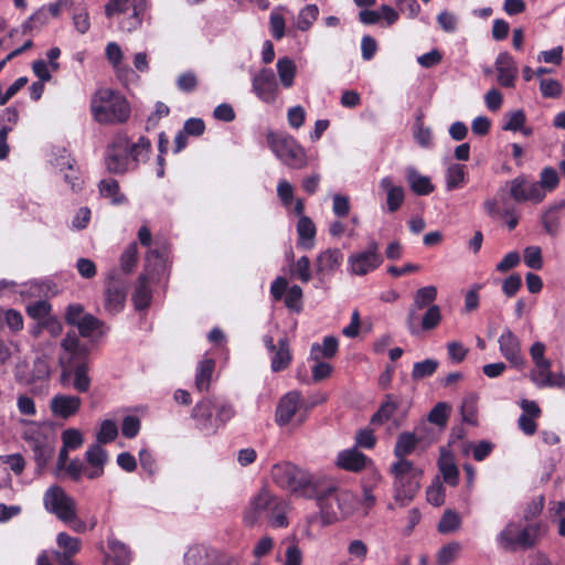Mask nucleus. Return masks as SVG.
I'll return each mask as SVG.
<instances>
[{
	"instance_id": "nucleus-22",
	"label": "nucleus",
	"mask_w": 565,
	"mask_h": 565,
	"mask_svg": "<svg viewBox=\"0 0 565 565\" xmlns=\"http://www.w3.org/2000/svg\"><path fill=\"white\" fill-rule=\"evenodd\" d=\"M369 458L356 448L342 450L338 454L335 465L348 471L359 472L366 467Z\"/></svg>"
},
{
	"instance_id": "nucleus-29",
	"label": "nucleus",
	"mask_w": 565,
	"mask_h": 565,
	"mask_svg": "<svg viewBox=\"0 0 565 565\" xmlns=\"http://www.w3.org/2000/svg\"><path fill=\"white\" fill-rule=\"evenodd\" d=\"M297 233L299 236V245L306 249H311L315 245L316 225L308 216H301L297 224Z\"/></svg>"
},
{
	"instance_id": "nucleus-4",
	"label": "nucleus",
	"mask_w": 565,
	"mask_h": 565,
	"mask_svg": "<svg viewBox=\"0 0 565 565\" xmlns=\"http://www.w3.org/2000/svg\"><path fill=\"white\" fill-rule=\"evenodd\" d=\"M390 473L393 477L395 501L402 507L408 504L420 488L423 470L411 460H401L392 463Z\"/></svg>"
},
{
	"instance_id": "nucleus-55",
	"label": "nucleus",
	"mask_w": 565,
	"mask_h": 565,
	"mask_svg": "<svg viewBox=\"0 0 565 565\" xmlns=\"http://www.w3.org/2000/svg\"><path fill=\"white\" fill-rule=\"evenodd\" d=\"M62 441L63 446L71 450H75L83 445L84 438L78 429L68 428L62 433Z\"/></svg>"
},
{
	"instance_id": "nucleus-21",
	"label": "nucleus",
	"mask_w": 565,
	"mask_h": 565,
	"mask_svg": "<svg viewBox=\"0 0 565 565\" xmlns=\"http://www.w3.org/2000/svg\"><path fill=\"white\" fill-rule=\"evenodd\" d=\"M301 404L300 394L296 391L287 393L279 402L276 409V422L285 426L291 422Z\"/></svg>"
},
{
	"instance_id": "nucleus-39",
	"label": "nucleus",
	"mask_w": 565,
	"mask_h": 565,
	"mask_svg": "<svg viewBox=\"0 0 565 565\" xmlns=\"http://www.w3.org/2000/svg\"><path fill=\"white\" fill-rule=\"evenodd\" d=\"M132 9V0H108L105 4V15L111 21H117L119 17Z\"/></svg>"
},
{
	"instance_id": "nucleus-37",
	"label": "nucleus",
	"mask_w": 565,
	"mask_h": 565,
	"mask_svg": "<svg viewBox=\"0 0 565 565\" xmlns=\"http://www.w3.org/2000/svg\"><path fill=\"white\" fill-rule=\"evenodd\" d=\"M466 183V167L452 163L446 171V188L448 191L460 189Z\"/></svg>"
},
{
	"instance_id": "nucleus-23",
	"label": "nucleus",
	"mask_w": 565,
	"mask_h": 565,
	"mask_svg": "<svg viewBox=\"0 0 565 565\" xmlns=\"http://www.w3.org/2000/svg\"><path fill=\"white\" fill-rule=\"evenodd\" d=\"M126 300V286L124 282L110 278L105 294V308L109 312H118Z\"/></svg>"
},
{
	"instance_id": "nucleus-59",
	"label": "nucleus",
	"mask_w": 565,
	"mask_h": 565,
	"mask_svg": "<svg viewBox=\"0 0 565 565\" xmlns=\"http://www.w3.org/2000/svg\"><path fill=\"white\" fill-rule=\"evenodd\" d=\"M285 19L277 11H273L269 17V29L274 39L281 40L285 36Z\"/></svg>"
},
{
	"instance_id": "nucleus-15",
	"label": "nucleus",
	"mask_w": 565,
	"mask_h": 565,
	"mask_svg": "<svg viewBox=\"0 0 565 565\" xmlns=\"http://www.w3.org/2000/svg\"><path fill=\"white\" fill-rule=\"evenodd\" d=\"M147 8V0H132V9L116 21L118 30L124 33H131L140 29Z\"/></svg>"
},
{
	"instance_id": "nucleus-31",
	"label": "nucleus",
	"mask_w": 565,
	"mask_h": 565,
	"mask_svg": "<svg viewBox=\"0 0 565 565\" xmlns=\"http://www.w3.org/2000/svg\"><path fill=\"white\" fill-rule=\"evenodd\" d=\"M270 353L273 354L271 370L274 372L285 370L289 365L291 361V354L289 351L288 340L286 338H281L278 341V349H275V351Z\"/></svg>"
},
{
	"instance_id": "nucleus-20",
	"label": "nucleus",
	"mask_w": 565,
	"mask_h": 565,
	"mask_svg": "<svg viewBox=\"0 0 565 565\" xmlns=\"http://www.w3.org/2000/svg\"><path fill=\"white\" fill-rule=\"evenodd\" d=\"M82 399L75 395L57 394L50 403L51 412L61 418L74 416L81 408Z\"/></svg>"
},
{
	"instance_id": "nucleus-17",
	"label": "nucleus",
	"mask_w": 565,
	"mask_h": 565,
	"mask_svg": "<svg viewBox=\"0 0 565 565\" xmlns=\"http://www.w3.org/2000/svg\"><path fill=\"white\" fill-rule=\"evenodd\" d=\"M86 477L97 479L104 475L108 461V452L98 444L90 445L85 452Z\"/></svg>"
},
{
	"instance_id": "nucleus-7",
	"label": "nucleus",
	"mask_w": 565,
	"mask_h": 565,
	"mask_svg": "<svg viewBox=\"0 0 565 565\" xmlns=\"http://www.w3.org/2000/svg\"><path fill=\"white\" fill-rule=\"evenodd\" d=\"M266 140L270 150L287 167L302 169L308 164L306 150L292 136L268 132Z\"/></svg>"
},
{
	"instance_id": "nucleus-51",
	"label": "nucleus",
	"mask_w": 565,
	"mask_h": 565,
	"mask_svg": "<svg viewBox=\"0 0 565 565\" xmlns=\"http://www.w3.org/2000/svg\"><path fill=\"white\" fill-rule=\"evenodd\" d=\"M427 501L435 505L440 507L445 502V488L439 480L436 478L426 490Z\"/></svg>"
},
{
	"instance_id": "nucleus-5",
	"label": "nucleus",
	"mask_w": 565,
	"mask_h": 565,
	"mask_svg": "<svg viewBox=\"0 0 565 565\" xmlns=\"http://www.w3.org/2000/svg\"><path fill=\"white\" fill-rule=\"evenodd\" d=\"M94 118L102 124L124 122L130 116L128 102L109 88L96 92L90 104Z\"/></svg>"
},
{
	"instance_id": "nucleus-33",
	"label": "nucleus",
	"mask_w": 565,
	"mask_h": 565,
	"mask_svg": "<svg viewBox=\"0 0 565 565\" xmlns=\"http://www.w3.org/2000/svg\"><path fill=\"white\" fill-rule=\"evenodd\" d=\"M215 362L212 359H203L199 362L195 374V387L198 391H206L210 386Z\"/></svg>"
},
{
	"instance_id": "nucleus-8",
	"label": "nucleus",
	"mask_w": 565,
	"mask_h": 565,
	"mask_svg": "<svg viewBox=\"0 0 565 565\" xmlns=\"http://www.w3.org/2000/svg\"><path fill=\"white\" fill-rule=\"evenodd\" d=\"M358 503L359 499L356 494L347 489L330 491L327 495L318 500L321 513L328 522L353 514Z\"/></svg>"
},
{
	"instance_id": "nucleus-40",
	"label": "nucleus",
	"mask_w": 565,
	"mask_h": 565,
	"mask_svg": "<svg viewBox=\"0 0 565 565\" xmlns=\"http://www.w3.org/2000/svg\"><path fill=\"white\" fill-rule=\"evenodd\" d=\"M71 374L74 376V388L79 393H85L90 387V379L87 375V365L86 362H81L76 364L74 369H72Z\"/></svg>"
},
{
	"instance_id": "nucleus-43",
	"label": "nucleus",
	"mask_w": 565,
	"mask_h": 565,
	"mask_svg": "<svg viewBox=\"0 0 565 565\" xmlns=\"http://www.w3.org/2000/svg\"><path fill=\"white\" fill-rule=\"evenodd\" d=\"M460 525V515L452 510H447L438 523V531L443 534H448L457 531Z\"/></svg>"
},
{
	"instance_id": "nucleus-6",
	"label": "nucleus",
	"mask_w": 565,
	"mask_h": 565,
	"mask_svg": "<svg viewBox=\"0 0 565 565\" xmlns=\"http://www.w3.org/2000/svg\"><path fill=\"white\" fill-rule=\"evenodd\" d=\"M545 533L541 522L522 525L519 522H509L497 535L498 544L508 551L533 547Z\"/></svg>"
},
{
	"instance_id": "nucleus-3",
	"label": "nucleus",
	"mask_w": 565,
	"mask_h": 565,
	"mask_svg": "<svg viewBox=\"0 0 565 565\" xmlns=\"http://www.w3.org/2000/svg\"><path fill=\"white\" fill-rule=\"evenodd\" d=\"M270 478L280 489L297 495L310 497L315 492L313 476L289 461L275 463L270 469Z\"/></svg>"
},
{
	"instance_id": "nucleus-57",
	"label": "nucleus",
	"mask_w": 565,
	"mask_h": 565,
	"mask_svg": "<svg viewBox=\"0 0 565 565\" xmlns=\"http://www.w3.org/2000/svg\"><path fill=\"white\" fill-rule=\"evenodd\" d=\"M440 320L441 312L439 306L431 305L430 307H428L426 313L423 317L422 328L424 330H431L439 324Z\"/></svg>"
},
{
	"instance_id": "nucleus-1",
	"label": "nucleus",
	"mask_w": 565,
	"mask_h": 565,
	"mask_svg": "<svg viewBox=\"0 0 565 565\" xmlns=\"http://www.w3.org/2000/svg\"><path fill=\"white\" fill-rule=\"evenodd\" d=\"M149 148L150 141L145 137L131 141L127 135L117 134L107 146L105 167L110 173L122 174L135 169L147 157Z\"/></svg>"
},
{
	"instance_id": "nucleus-28",
	"label": "nucleus",
	"mask_w": 565,
	"mask_h": 565,
	"mask_svg": "<svg viewBox=\"0 0 565 565\" xmlns=\"http://www.w3.org/2000/svg\"><path fill=\"white\" fill-rule=\"evenodd\" d=\"M418 443L419 438H417L413 433H402L394 447V456L397 458L396 461L407 460L406 457L414 452Z\"/></svg>"
},
{
	"instance_id": "nucleus-18",
	"label": "nucleus",
	"mask_w": 565,
	"mask_h": 565,
	"mask_svg": "<svg viewBox=\"0 0 565 565\" xmlns=\"http://www.w3.org/2000/svg\"><path fill=\"white\" fill-rule=\"evenodd\" d=\"M494 66L498 74V83L503 87H514L518 77V66L512 55L508 52L499 53Z\"/></svg>"
},
{
	"instance_id": "nucleus-54",
	"label": "nucleus",
	"mask_w": 565,
	"mask_h": 565,
	"mask_svg": "<svg viewBox=\"0 0 565 565\" xmlns=\"http://www.w3.org/2000/svg\"><path fill=\"white\" fill-rule=\"evenodd\" d=\"M291 273L300 281L308 282L311 279L310 259L307 256L300 257L292 266Z\"/></svg>"
},
{
	"instance_id": "nucleus-58",
	"label": "nucleus",
	"mask_w": 565,
	"mask_h": 565,
	"mask_svg": "<svg viewBox=\"0 0 565 565\" xmlns=\"http://www.w3.org/2000/svg\"><path fill=\"white\" fill-rule=\"evenodd\" d=\"M447 352H448L449 360L452 363L458 364V363H461L466 359V356L469 352V349L466 348L459 341H451V342L447 343Z\"/></svg>"
},
{
	"instance_id": "nucleus-27",
	"label": "nucleus",
	"mask_w": 565,
	"mask_h": 565,
	"mask_svg": "<svg viewBox=\"0 0 565 565\" xmlns=\"http://www.w3.org/2000/svg\"><path fill=\"white\" fill-rule=\"evenodd\" d=\"M438 468L446 483L452 487L458 483L459 471L455 463L454 457L449 451H441L440 457L438 459Z\"/></svg>"
},
{
	"instance_id": "nucleus-53",
	"label": "nucleus",
	"mask_w": 565,
	"mask_h": 565,
	"mask_svg": "<svg viewBox=\"0 0 565 565\" xmlns=\"http://www.w3.org/2000/svg\"><path fill=\"white\" fill-rule=\"evenodd\" d=\"M540 90L543 97L545 98H556L562 95L563 87L562 84L554 78H541L540 79Z\"/></svg>"
},
{
	"instance_id": "nucleus-64",
	"label": "nucleus",
	"mask_w": 565,
	"mask_h": 565,
	"mask_svg": "<svg viewBox=\"0 0 565 565\" xmlns=\"http://www.w3.org/2000/svg\"><path fill=\"white\" fill-rule=\"evenodd\" d=\"M73 22L75 29L82 34L86 33L89 30V14L86 8L81 7L76 9V12L73 14Z\"/></svg>"
},
{
	"instance_id": "nucleus-56",
	"label": "nucleus",
	"mask_w": 565,
	"mask_h": 565,
	"mask_svg": "<svg viewBox=\"0 0 565 565\" xmlns=\"http://www.w3.org/2000/svg\"><path fill=\"white\" fill-rule=\"evenodd\" d=\"M524 263L532 269H541L543 267L542 250L539 246H527L524 249Z\"/></svg>"
},
{
	"instance_id": "nucleus-19",
	"label": "nucleus",
	"mask_w": 565,
	"mask_h": 565,
	"mask_svg": "<svg viewBox=\"0 0 565 565\" xmlns=\"http://www.w3.org/2000/svg\"><path fill=\"white\" fill-rule=\"evenodd\" d=\"M552 362L545 361L534 364L530 372L531 381L539 387L557 386L562 387L565 384V377L562 374H553L551 371Z\"/></svg>"
},
{
	"instance_id": "nucleus-35",
	"label": "nucleus",
	"mask_w": 565,
	"mask_h": 565,
	"mask_svg": "<svg viewBox=\"0 0 565 565\" xmlns=\"http://www.w3.org/2000/svg\"><path fill=\"white\" fill-rule=\"evenodd\" d=\"M57 546L63 551L62 553L56 552V558L72 557L81 550V541L77 537H73L65 532H61L56 537Z\"/></svg>"
},
{
	"instance_id": "nucleus-63",
	"label": "nucleus",
	"mask_w": 565,
	"mask_h": 565,
	"mask_svg": "<svg viewBox=\"0 0 565 565\" xmlns=\"http://www.w3.org/2000/svg\"><path fill=\"white\" fill-rule=\"evenodd\" d=\"M277 195L286 209L291 207L294 201V189L287 180H280L277 185Z\"/></svg>"
},
{
	"instance_id": "nucleus-32",
	"label": "nucleus",
	"mask_w": 565,
	"mask_h": 565,
	"mask_svg": "<svg viewBox=\"0 0 565 565\" xmlns=\"http://www.w3.org/2000/svg\"><path fill=\"white\" fill-rule=\"evenodd\" d=\"M339 342L334 337H326L321 344L313 343L310 350V358L319 361L322 358H332L338 351Z\"/></svg>"
},
{
	"instance_id": "nucleus-44",
	"label": "nucleus",
	"mask_w": 565,
	"mask_h": 565,
	"mask_svg": "<svg viewBox=\"0 0 565 565\" xmlns=\"http://www.w3.org/2000/svg\"><path fill=\"white\" fill-rule=\"evenodd\" d=\"M42 358H39L36 361H35V371H36V375L38 377H47L51 373V363L49 361V359L51 358L53 351H54V345L52 343H46L45 345L42 347Z\"/></svg>"
},
{
	"instance_id": "nucleus-36",
	"label": "nucleus",
	"mask_w": 565,
	"mask_h": 565,
	"mask_svg": "<svg viewBox=\"0 0 565 565\" xmlns=\"http://www.w3.org/2000/svg\"><path fill=\"white\" fill-rule=\"evenodd\" d=\"M99 193L102 196L110 199L113 204H122L126 202V196L119 191V183L117 180L108 178L98 183Z\"/></svg>"
},
{
	"instance_id": "nucleus-30",
	"label": "nucleus",
	"mask_w": 565,
	"mask_h": 565,
	"mask_svg": "<svg viewBox=\"0 0 565 565\" xmlns=\"http://www.w3.org/2000/svg\"><path fill=\"white\" fill-rule=\"evenodd\" d=\"M276 67L282 87L290 88L295 83L297 74V66L295 62L289 57H281L277 61Z\"/></svg>"
},
{
	"instance_id": "nucleus-45",
	"label": "nucleus",
	"mask_w": 565,
	"mask_h": 565,
	"mask_svg": "<svg viewBox=\"0 0 565 565\" xmlns=\"http://www.w3.org/2000/svg\"><path fill=\"white\" fill-rule=\"evenodd\" d=\"M150 290L148 288L146 276L141 275L139 278V284L134 294V302L137 309H145L150 303Z\"/></svg>"
},
{
	"instance_id": "nucleus-12",
	"label": "nucleus",
	"mask_w": 565,
	"mask_h": 565,
	"mask_svg": "<svg viewBox=\"0 0 565 565\" xmlns=\"http://www.w3.org/2000/svg\"><path fill=\"white\" fill-rule=\"evenodd\" d=\"M253 93L264 103L274 104L279 95V84L270 68H262L252 78Z\"/></svg>"
},
{
	"instance_id": "nucleus-48",
	"label": "nucleus",
	"mask_w": 565,
	"mask_h": 565,
	"mask_svg": "<svg viewBox=\"0 0 565 565\" xmlns=\"http://www.w3.org/2000/svg\"><path fill=\"white\" fill-rule=\"evenodd\" d=\"M526 120L525 114L523 110H514L507 113L504 115V124L502 126L503 130L507 131H518L521 130Z\"/></svg>"
},
{
	"instance_id": "nucleus-2",
	"label": "nucleus",
	"mask_w": 565,
	"mask_h": 565,
	"mask_svg": "<svg viewBox=\"0 0 565 565\" xmlns=\"http://www.w3.org/2000/svg\"><path fill=\"white\" fill-rule=\"evenodd\" d=\"M288 511L289 505L284 498L263 488L250 499L244 512V522L254 525L259 520H266L274 527H286Z\"/></svg>"
},
{
	"instance_id": "nucleus-47",
	"label": "nucleus",
	"mask_w": 565,
	"mask_h": 565,
	"mask_svg": "<svg viewBox=\"0 0 565 565\" xmlns=\"http://www.w3.org/2000/svg\"><path fill=\"white\" fill-rule=\"evenodd\" d=\"M438 364V361L434 359H426L417 362L413 366L412 377L414 380H422L424 377L431 376L436 372Z\"/></svg>"
},
{
	"instance_id": "nucleus-16",
	"label": "nucleus",
	"mask_w": 565,
	"mask_h": 565,
	"mask_svg": "<svg viewBox=\"0 0 565 565\" xmlns=\"http://www.w3.org/2000/svg\"><path fill=\"white\" fill-rule=\"evenodd\" d=\"M105 55L119 81L128 83L136 77L135 71L124 64V52L119 44L109 42L105 47Z\"/></svg>"
},
{
	"instance_id": "nucleus-38",
	"label": "nucleus",
	"mask_w": 565,
	"mask_h": 565,
	"mask_svg": "<svg viewBox=\"0 0 565 565\" xmlns=\"http://www.w3.org/2000/svg\"><path fill=\"white\" fill-rule=\"evenodd\" d=\"M107 562L108 565H128L130 563V553L127 546L119 542H110Z\"/></svg>"
},
{
	"instance_id": "nucleus-26",
	"label": "nucleus",
	"mask_w": 565,
	"mask_h": 565,
	"mask_svg": "<svg viewBox=\"0 0 565 565\" xmlns=\"http://www.w3.org/2000/svg\"><path fill=\"white\" fill-rule=\"evenodd\" d=\"M406 180L411 190L417 195H428L435 189L430 178L420 174L414 167L406 169Z\"/></svg>"
},
{
	"instance_id": "nucleus-13",
	"label": "nucleus",
	"mask_w": 565,
	"mask_h": 565,
	"mask_svg": "<svg viewBox=\"0 0 565 565\" xmlns=\"http://www.w3.org/2000/svg\"><path fill=\"white\" fill-rule=\"evenodd\" d=\"M510 195L516 202H532L539 204L544 200V191L537 182L530 181L521 175L510 182Z\"/></svg>"
},
{
	"instance_id": "nucleus-25",
	"label": "nucleus",
	"mask_w": 565,
	"mask_h": 565,
	"mask_svg": "<svg viewBox=\"0 0 565 565\" xmlns=\"http://www.w3.org/2000/svg\"><path fill=\"white\" fill-rule=\"evenodd\" d=\"M380 188L386 192V205L390 212H396L403 204L405 191L401 185L394 184L391 177H384L380 181Z\"/></svg>"
},
{
	"instance_id": "nucleus-60",
	"label": "nucleus",
	"mask_w": 565,
	"mask_h": 565,
	"mask_svg": "<svg viewBox=\"0 0 565 565\" xmlns=\"http://www.w3.org/2000/svg\"><path fill=\"white\" fill-rule=\"evenodd\" d=\"M185 565H205L206 551L202 546L190 547L184 555Z\"/></svg>"
},
{
	"instance_id": "nucleus-34",
	"label": "nucleus",
	"mask_w": 565,
	"mask_h": 565,
	"mask_svg": "<svg viewBox=\"0 0 565 565\" xmlns=\"http://www.w3.org/2000/svg\"><path fill=\"white\" fill-rule=\"evenodd\" d=\"M397 411V404L391 399L388 396L386 402H384L379 411L372 416L371 423L373 425H383L390 420H392L393 428H397L399 423L396 419H393L394 414Z\"/></svg>"
},
{
	"instance_id": "nucleus-42",
	"label": "nucleus",
	"mask_w": 565,
	"mask_h": 565,
	"mask_svg": "<svg viewBox=\"0 0 565 565\" xmlns=\"http://www.w3.org/2000/svg\"><path fill=\"white\" fill-rule=\"evenodd\" d=\"M437 298V288L435 286H426L419 288L414 296V307L418 310L427 306H431Z\"/></svg>"
},
{
	"instance_id": "nucleus-10",
	"label": "nucleus",
	"mask_w": 565,
	"mask_h": 565,
	"mask_svg": "<svg viewBox=\"0 0 565 565\" xmlns=\"http://www.w3.org/2000/svg\"><path fill=\"white\" fill-rule=\"evenodd\" d=\"M380 246L375 241L367 244L363 252L353 253L348 258V270L352 275L364 276L376 269L383 262Z\"/></svg>"
},
{
	"instance_id": "nucleus-52",
	"label": "nucleus",
	"mask_w": 565,
	"mask_h": 565,
	"mask_svg": "<svg viewBox=\"0 0 565 565\" xmlns=\"http://www.w3.org/2000/svg\"><path fill=\"white\" fill-rule=\"evenodd\" d=\"M461 551V545L458 542H451L438 552L437 563L438 565H449L454 562Z\"/></svg>"
},
{
	"instance_id": "nucleus-11",
	"label": "nucleus",
	"mask_w": 565,
	"mask_h": 565,
	"mask_svg": "<svg viewBox=\"0 0 565 565\" xmlns=\"http://www.w3.org/2000/svg\"><path fill=\"white\" fill-rule=\"evenodd\" d=\"M62 353L58 356V364L62 367L63 376H70L72 369L81 362H85V351L79 345L76 334L67 333L61 343Z\"/></svg>"
},
{
	"instance_id": "nucleus-46",
	"label": "nucleus",
	"mask_w": 565,
	"mask_h": 565,
	"mask_svg": "<svg viewBox=\"0 0 565 565\" xmlns=\"http://www.w3.org/2000/svg\"><path fill=\"white\" fill-rule=\"evenodd\" d=\"M558 182L559 178L556 170L551 167H546L541 171L537 184L542 186L545 198L547 192H552L557 188Z\"/></svg>"
},
{
	"instance_id": "nucleus-50",
	"label": "nucleus",
	"mask_w": 565,
	"mask_h": 565,
	"mask_svg": "<svg viewBox=\"0 0 565 565\" xmlns=\"http://www.w3.org/2000/svg\"><path fill=\"white\" fill-rule=\"evenodd\" d=\"M102 321L93 315H86L79 323L76 324L79 333L84 338L93 337L102 327Z\"/></svg>"
},
{
	"instance_id": "nucleus-41",
	"label": "nucleus",
	"mask_w": 565,
	"mask_h": 565,
	"mask_svg": "<svg viewBox=\"0 0 565 565\" xmlns=\"http://www.w3.org/2000/svg\"><path fill=\"white\" fill-rule=\"evenodd\" d=\"M319 9L316 4H308L302 8L297 17L296 25L301 31H307L317 20Z\"/></svg>"
},
{
	"instance_id": "nucleus-62",
	"label": "nucleus",
	"mask_w": 565,
	"mask_h": 565,
	"mask_svg": "<svg viewBox=\"0 0 565 565\" xmlns=\"http://www.w3.org/2000/svg\"><path fill=\"white\" fill-rule=\"evenodd\" d=\"M302 289L294 285L288 288L285 297V305L291 310L299 311L301 308Z\"/></svg>"
},
{
	"instance_id": "nucleus-9",
	"label": "nucleus",
	"mask_w": 565,
	"mask_h": 565,
	"mask_svg": "<svg viewBox=\"0 0 565 565\" xmlns=\"http://www.w3.org/2000/svg\"><path fill=\"white\" fill-rule=\"evenodd\" d=\"M43 507L63 523L75 520L77 503L62 487L52 484L43 493Z\"/></svg>"
},
{
	"instance_id": "nucleus-61",
	"label": "nucleus",
	"mask_w": 565,
	"mask_h": 565,
	"mask_svg": "<svg viewBox=\"0 0 565 565\" xmlns=\"http://www.w3.org/2000/svg\"><path fill=\"white\" fill-rule=\"evenodd\" d=\"M50 310L51 306L44 300H39L26 307L28 315L38 321L49 318Z\"/></svg>"
},
{
	"instance_id": "nucleus-49",
	"label": "nucleus",
	"mask_w": 565,
	"mask_h": 565,
	"mask_svg": "<svg viewBox=\"0 0 565 565\" xmlns=\"http://www.w3.org/2000/svg\"><path fill=\"white\" fill-rule=\"evenodd\" d=\"M118 435V428L114 420L105 419L99 427L97 433V443L102 446V444H108L113 441Z\"/></svg>"
},
{
	"instance_id": "nucleus-24",
	"label": "nucleus",
	"mask_w": 565,
	"mask_h": 565,
	"mask_svg": "<svg viewBox=\"0 0 565 565\" xmlns=\"http://www.w3.org/2000/svg\"><path fill=\"white\" fill-rule=\"evenodd\" d=\"M343 254L339 248H329L320 253L316 259V270L318 275H331L342 264Z\"/></svg>"
},
{
	"instance_id": "nucleus-14",
	"label": "nucleus",
	"mask_w": 565,
	"mask_h": 565,
	"mask_svg": "<svg viewBox=\"0 0 565 565\" xmlns=\"http://www.w3.org/2000/svg\"><path fill=\"white\" fill-rule=\"evenodd\" d=\"M501 355L513 366L523 369L525 359L522 354L521 341L510 329H504L498 338Z\"/></svg>"
}]
</instances>
